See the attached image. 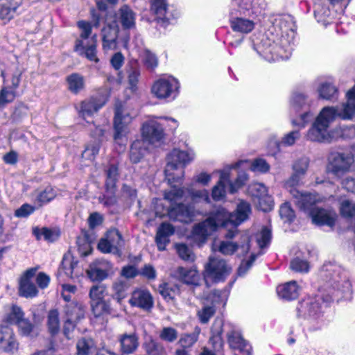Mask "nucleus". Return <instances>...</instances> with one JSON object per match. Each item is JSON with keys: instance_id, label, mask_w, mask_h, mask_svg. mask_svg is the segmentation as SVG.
<instances>
[{"instance_id": "nucleus-1", "label": "nucleus", "mask_w": 355, "mask_h": 355, "mask_svg": "<svg viewBox=\"0 0 355 355\" xmlns=\"http://www.w3.org/2000/svg\"><path fill=\"white\" fill-rule=\"evenodd\" d=\"M233 220L234 216H231V213L223 207H217L210 212L205 220L193 226L192 234L196 240L204 243L218 227L232 225Z\"/></svg>"}, {"instance_id": "nucleus-2", "label": "nucleus", "mask_w": 355, "mask_h": 355, "mask_svg": "<svg viewBox=\"0 0 355 355\" xmlns=\"http://www.w3.org/2000/svg\"><path fill=\"white\" fill-rule=\"evenodd\" d=\"M92 24L86 21H79L78 27L81 30L80 38L76 41L74 50L81 56H85L90 61L98 62L96 55V35H94L90 39L92 26L98 28L100 24V17L94 10L92 11Z\"/></svg>"}, {"instance_id": "nucleus-3", "label": "nucleus", "mask_w": 355, "mask_h": 355, "mask_svg": "<svg viewBox=\"0 0 355 355\" xmlns=\"http://www.w3.org/2000/svg\"><path fill=\"white\" fill-rule=\"evenodd\" d=\"M347 103L341 106L324 107L315 120L329 128L338 117L343 120L352 119L355 115V87L347 92Z\"/></svg>"}, {"instance_id": "nucleus-4", "label": "nucleus", "mask_w": 355, "mask_h": 355, "mask_svg": "<svg viewBox=\"0 0 355 355\" xmlns=\"http://www.w3.org/2000/svg\"><path fill=\"white\" fill-rule=\"evenodd\" d=\"M193 159V155L186 151L174 149L167 156L164 173L168 181L172 184L179 182L184 176V166Z\"/></svg>"}, {"instance_id": "nucleus-5", "label": "nucleus", "mask_w": 355, "mask_h": 355, "mask_svg": "<svg viewBox=\"0 0 355 355\" xmlns=\"http://www.w3.org/2000/svg\"><path fill=\"white\" fill-rule=\"evenodd\" d=\"M225 237L228 239H238L239 240L235 243L229 241H220L218 245H215V250L224 255H232L237 250H240V254L242 256L248 253L250 249V238L248 232L241 233L238 230L230 229Z\"/></svg>"}, {"instance_id": "nucleus-6", "label": "nucleus", "mask_w": 355, "mask_h": 355, "mask_svg": "<svg viewBox=\"0 0 355 355\" xmlns=\"http://www.w3.org/2000/svg\"><path fill=\"white\" fill-rule=\"evenodd\" d=\"M354 163V157L350 153H331L328 157L327 171L341 179L350 172Z\"/></svg>"}, {"instance_id": "nucleus-7", "label": "nucleus", "mask_w": 355, "mask_h": 355, "mask_svg": "<svg viewBox=\"0 0 355 355\" xmlns=\"http://www.w3.org/2000/svg\"><path fill=\"white\" fill-rule=\"evenodd\" d=\"M292 33V36L289 37L287 30L282 31V36L280 37V43L277 44L275 41L272 42L267 38L266 40H262V49L261 53L264 58L268 61H275L279 58H282V51L284 49L288 47L293 40V31L292 28H290ZM285 51H286L285 49Z\"/></svg>"}, {"instance_id": "nucleus-8", "label": "nucleus", "mask_w": 355, "mask_h": 355, "mask_svg": "<svg viewBox=\"0 0 355 355\" xmlns=\"http://www.w3.org/2000/svg\"><path fill=\"white\" fill-rule=\"evenodd\" d=\"M137 115V112H129L123 105H116L114 118V139L119 142L128 132V125L133 117Z\"/></svg>"}, {"instance_id": "nucleus-9", "label": "nucleus", "mask_w": 355, "mask_h": 355, "mask_svg": "<svg viewBox=\"0 0 355 355\" xmlns=\"http://www.w3.org/2000/svg\"><path fill=\"white\" fill-rule=\"evenodd\" d=\"M230 272L231 267L224 259L209 257V262L205 265L204 279L207 283L209 281L214 282L224 281Z\"/></svg>"}, {"instance_id": "nucleus-10", "label": "nucleus", "mask_w": 355, "mask_h": 355, "mask_svg": "<svg viewBox=\"0 0 355 355\" xmlns=\"http://www.w3.org/2000/svg\"><path fill=\"white\" fill-rule=\"evenodd\" d=\"M125 245L121 234L117 229L108 230L105 237L101 238L98 243V249L103 253H112L120 256Z\"/></svg>"}, {"instance_id": "nucleus-11", "label": "nucleus", "mask_w": 355, "mask_h": 355, "mask_svg": "<svg viewBox=\"0 0 355 355\" xmlns=\"http://www.w3.org/2000/svg\"><path fill=\"white\" fill-rule=\"evenodd\" d=\"M248 177L245 173L239 175L234 182H230L229 173L226 171L220 173V180L218 184L212 189V198L214 200H220L225 196V187L229 184V191L231 193H235L247 180Z\"/></svg>"}, {"instance_id": "nucleus-12", "label": "nucleus", "mask_w": 355, "mask_h": 355, "mask_svg": "<svg viewBox=\"0 0 355 355\" xmlns=\"http://www.w3.org/2000/svg\"><path fill=\"white\" fill-rule=\"evenodd\" d=\"M180 85L177 79L172 76L161 78L156 80L151 88L152 93L159 99H164L178 93Z\"/></svg>"}, {"instance_id": "nucleus-13", "label": "nucleus", "mask_w": 355, "mask_h": 355, "mask_svg": "<svg viewBox=\"0 0 355 355\" xmlns=\"http://www.w3.org/2000/svg\"><path fill=\"white\" fill-rule=\"evenodd\" d=\"M229 21L232 30L241 34H248L255 27L252 16L239 13L235 8H232L230 10Z\"/></svg>"}, {"instance_id": "nucleus-14", "label": "nucleus", "mask_w": 355, "mask_h": 355, "mask_svg": "<svg viewBox=\"0 0 355 355\" xmlns=\"http://www.w3.org/2000/svg\"><path fill=\"white\" fill-rule=\"evenodd\" d=\"M322 270L327 272L326 277H329V282L334 288L338 291H349L351 284L346 277L342 278L340 275V268L336 265L331 263L323 265Z\"/></svg>"}, {"instance_id": "nucleus-15", "label": "nucleus", "mask_w": 355, "mask_h": 355, "mask_svg": "<svg viewBox=\"0 0 355 355\" xmlns=\"http://www.w3.org/2000/svg\"><path fill=\"white\" fill-rule=\"evenodd\" d=\"M227 343L234 355H252V347L241 334L232 329L227 334Z\"/></svg>"}, {"instance_id": "nucleus-16", "label": "nucleus", "mask_w": 355, "mask_h": 355, "mask_svg": "<svg viewBox=\"0 0 355 355\" xmlns=\"http://www.w3.org/2000/svg\"><path fill=\"white\" fill-rule=\"evenodd\" d=\"M143 139L146 143L154 144L164 137L163 126L156 120L151 119L144 123L141 128Z\"/></svg>"}, {"instance_id": "nucleus-17", "label": "nucleus", "mask_w": 355, "mask_h": 355, "mask_svg": "<svg viewBox=\"0 0 355 355\" xmlns=\"http://www.w3.org/2000/svg\"><path fill=\"white\" fill-rule=\"evenodd\" d=\"M291 195L293 197L294 203L300 209L309 211V214L315 207L314 205L319 201V198L316 194L301 191L298 189H292Z\"/></svg>"}, {"instance_id": "nucleus-18", "label": "nucleus", "mask_w": 355, "mask_h": 355, "mask_svg": "<svg viewBox=\"0 0 355 355\" xmlns=\"http://www.w3.org/2000/svg\"><path fill=\"white\" fill-rule=\"evenodd\" d=\"M35 268L27 270L21 276L19 282L20 295L26 297H35L37 293V289L35 284Z\"/></svg>"}, {"instance_id": "nucleus-19", "label": "nucleus", "mask_w": 355, "mask_h": 355, "mask_svg": "<svg viewBox=\"0 0 355 355\" xmlns=\"http://www.w3.org/2000/svg\"><path fill=\"white\" fill-rule=\"evenodd\" d=\"M129 303L132 306L149 311L154 305V300L151 293L146 289H137L131 294Z\"/></svg>"}, {"instance_id": "nucleus-20", "label": "nucleus", "mask_w": 355, "mask_h": 355, "mask_svg": "<svg viewBox=\"0 0 355 355\" xmlns=\"http://www.w3.org/2000/svg\"><path fill=\"white\" fill-rule=\"evenodd\" d=\"M18 345L12 329L8 326L0 327V349L13 354L18 349Z\"/></svg>"}, {"instance_id": "nucleus-21", "label": "nucleus", "mask_w": 355, "mask_h": 355, "mask_svg": "<svg viewBox=\"0 0 355 355\" xmlns=\"http://www.w3.org/2000/svg\"><path fill=\"white\" fill-rule=\"evenodd\" d=\"M313 223L318 225L333 227L335 225L336 214L331 210L315 207L309 214Z\"/></svg>"}, {"instance_id": "nucleus-22", "label": "nucleus", "mask_w": 355, "mask_h": 355, "mask_svg": "<svg viewBox=\"0 0 355 355\" xmlns=\"http://www.w3.org/2000/svg\"><path fill=\"white\" fill-rule=\"evenodd\" d=\"M171 219L180 221L182 223H189L193 217V207L189 205H185L182 203H178L172 206L168 211Z\"/></svg>"}, {"instance_id": "nucleus-23", "label": "nucleus", "mask_w": 355, "mask_h": 355, "mask_svg": "<svg viewBox=\"0 0 355 355\" xmlns=\"http://www.w3.org/2000/svg\"><path fill=\"white\" fill-rule=\"evenodd\" d=\"M320 310L319 302L314 298L302 300L297 307L298 316L303 318H313L320 312Z\"/></svg>"}, {"instance_id": "nucleus-24", "label": "nucleus", "mask_w": 355, "mask_h": 355, "mask_svg": "<svg viewBox=\"0 0 355 355\" xmlns=\"http://www.w3.org/2000/svg\"><path fill=\"white\" fill-rule=\"evenodd\" d=\"M172 276L186 284H198L199 275L198 271L193 268L179 266L173 270Z\"/></svg>"}, {"instance_id": "nucleus-25", "label": "nucleus", "mask_w": 355, "mask_h": 355, "mask_svg": "<svg viewBox=\"0 0 355 355\" xmlns=\"http://www.w3.org/2000/svg\"><path fill=\"white\" fill-rule=\"evenodd\" d=\"M327 125L320 123L315 120L307 132V139L312 141L329 142L331 137Z\"/></svg>"}, {"instance_id": "nucleus-26", "label": "nucleus", "mask_w": 355, "mask_h": 355, "mask_svg": "<svg viewBox=\"0 0 355 355\" xmlns=\"http://www.w3.org/2000/svg\"><path fill=\"white\" fill-rule=\"evenodd\" d=\"M175 232V229L172 225L168 223H162L157 229L155 242L158 250L163 251L166 245L169 243V237Z\"/></svg>"}, {"instance_id": "nucleus-27", "label": "nucleus", "mask_w": 355, "mask_h": 355, "mask_svg": "<svg viewBox=\"0 0 355 355\" xmlns=\"http://www.w3.org/2000/svg\"><path fill=\"white\" fill-rule=\"evenodd\" d=\"M117 19L123 29H131L135 27L136 14L127 5H123L119 8Z\"/></svg>"}, {"instance_id": "nucleus-28", "label": "nucleus", "mask_w": 355, "mask_h": 355, "mask_svg": "<svg viewBox=\"0 0 355 355\" xmlns=\"http://www.w3.org/2000/svg\"><path fill=\"white\" fill-rule=\"evenodd\" d=\"M85 306L78 302H71L64 306V314L67 319L78 322L84 318Z\"/></svg>"}, {"instance_id": "nucleus-29", "label": "nucleus", "mask_w": 355, "mask_h": 355, "mask_svg": "<svg viewBox=\"0 0 355 355\" xmlns=\"http://www.w3.org/2000/svg\"><path fill=\"white\" fill-rule=\"evenodd\" d=\"M299 286L295 281H291L279 285L277 288L279 297L286 300L296 299L299 295Z\"/></svg>"}, {"instance_id": "nucleus-30", "label": "nucleus", "mask_w": 355, "mask_h": 355, "mask_svg": "<svg viewBox=\"0 0 355 355\" xmlns=\"http://www.w3.org/2000/svg\"><path fill=\"white\" fill-rule=\"evenodd\" d=\"M103 105L99 101L94 98H90L82 101L80 104L78 111L80 116L85 119L87 116L93 115Z\"/></svg>"}, {"instance_id": "nucleus-31", "label": "nucleus", "mask_w": 355, "mask_h": 355, "mask_svg": "<svg viewBox=\"0 0 355 355\" xmlns=\"http://www.w3.org/2000/svg\"><path fill=\"white\" fill-rule=\"evenodd\" d=\"M22 3V0H3L0 2V19L10 20Z\"/></svg>"}, {"instance_id": "nucleus-32", "label": "nucleus", "mask_w": 355, "mask_h": 355, "mask_svg": "<svg viewBox=\"0 0 355 355\" xmlns=\"http://www.w3.org/2000/svg\"><path fill=\"white\" fill-rule=\"evenodd\" d=\"M251 212V207L248 202L241 201L238 205L236 213H231V216H234L232 220V230H237V226L242 222L248 218L249 214Z\"/></svg>"}, {"instance_id": "nucleus-33", "label": "nucleus", "mask_w": 355, "mask_h": 355, "mask_svg": "<svg viewBox=\"0 0 355 355\" xmlns=\"http://www.w3.org/2000/svg\"><path fill=\"white\" fill-rule=\"evenodd\" d=\"M129 287L130 284L127 280L121 279L115 280L112 286V298L119 304H121L123 300L127 297Z\"/></svg>"}, {"instance_id": "nucleus-34", "label": "nucleus", "mask_w": 355, "mask_h": 355, "mask_svg": "<svg viewBox=\"0 0 355 355\" xmlns=\"http://www.w3.org/2000/svg\"><path fill=\"white\" fill-rule=\"evenodd\" d=\"M121 351L123 354L133 353L139 345L138 338L135 334H124L120 336Z\"/></svg>"}, {"instance_id": "nucleus-35", "label": "nucleus", "mask_w": 355, "mask_h": 355, "mask_svg": "<svg viewBox=\"0 0 355 355\" xmlns=\"http://www.w3.org/2000/svg\"><path fill=\"white\" fill-rule=\"evenodd\" d=\"M34 196V203L38 208L53 200L56 196V191L53 188L49 186L42 190L35 191Z\"/></svg>"}, {"instance_id": "nucleus-36", "label": "nucleus", "mask_w": 355, "mask_h": 355, "mask_svg": "<svg viewBox=\"0 0 355 355\" xmlns=\"http://www.w3.org/2000/svg\"><path fill=\"white\" fill-rule=\"evenodd\" d=\"M23 73V70L19 67L17 64L13 63L5 70L1 71V76L3 78V83H5L6 76H11V86L10 89H16L20 83L21 76Z\"/></svg>"}, {"instance_id": "nucleus-37", "label": "nucleus", "mask_w": 355, "mask_h": 355, "mask_svg": "<svg viewBox=\"0 0 355 355\" xmlns=\"http://www.w3.org/2000/svg\"><path fill=\"white\" fill-rule=\"evenodd\" d=\"M148 150L147 144L144 140L135 141L130 147V159L132 163H138L144 157Z\"/></svg>"}, {"instance_id": "nucleus-38", "label": "nucleus", "mask_w": 355, "mask_h": 355, "mask_svg": "<svg viewBox=\"0 0 355 355\" xmlns=\"http://www.w3.org/2000/svg\"><path fill=\"white\" fill-rule=\"evenodd\" d=\"M105 189L107 193L113 194L116 190V182L119 178L118 167L114 164H111L105 171Z\"/></svg>"}, {"instance_id": "nucleus-39", "label": "nucleus", "mask_w": 355, "mask_h": 355, "mask_svg": "<svg viewBox=\"0 0 355 355\" xmlns=\"http://www.w3.org/2000/svg\"><path fill=\"white\" fill-rule=\"evenodd\" d=\"M223 323L221 320L216 321L211 329V336L209 343L216 351L220 350L223 347V340L222 338Z\"/></svg>"}, {"instance_id": "nucleus-40", "label": "nucleus", "mask_w": 355, "mask_h": 355, "mask_svg": "<svg viewBox=\"0 0 355 355\" xmlns=\"http://www.w3.org/2000/svg\"><path fill=\"white\" fill-rule=\"evenodd\" d=\"M76 355H90L96 350L94 340L91 338H81L76 343Z\"/></svg>"}, {"instance_id": "nucleus-41", "label": "nucleus", "mask_w": 355, "mask_h": 355, "mask_svg": "<svg viewBox=\"0 0 355 355\" xmlns=\"http://www.w3.org/2000/svg\"><path fill=\"white\" fill-rule=\"evenodd\" d=\"M68 89L73 94H78L85 87V79L79 73H73L67 78Z\"/></svg>"}, {"instance_id": "nucleus-42", "label": "nucleus", "mask_w": 355, "mask_h": 355, "mask_svg": "<svg viewBox=\"0 0 355 355\" xmlns=\"http://www.w3.org/2000/svg\"><path fill=\"white\" fill-rule=\"evenodd\" d=\"M258 1L259 0L254 3L253 0H241L239 4L233 6L232 8H235L239 13L251 17L259 12L258 8L255 7Z\"/></svg>"}, {"instance_id": "nucleus-43", "label": "nucleus", "mask_w": 355, "mask_h": 355, "mask_svg": "<svg viewBox=\"0 0 355 355\" xmlns=\"http://www.w3.org/2000/svg\"><path fill=\"white\" fill-rule=\"evenodd\" d=\"M47 327L52 336L56 335L60 331L59 312L57 309L50 310L47 316Z\"/></svg>"}, {"instance_id": "nucleus-44", "label": "nucleus", "mask_w": 355, "mask_h": 355, "mask_svg": "<svg viewBox=\"0 0 355 355\" xmlns=\"http://www.w3.org/2000/svg\"><path fill=\"white\" fill-rule=\"evenodd\" d=\"M107 293V286L103 284L93 285L89 292L90 302L105 300L104 298Z\"/></svg>"}, {"instance_id": "nucleus-45", "label": "nucleus", "mask_w": 355, "mask_h": 355, "mask_svg": "<svg viewBox=\"0 0 355 355\" xmlns=\"http://www.w3.org/2000/svg\"><path fill=\"white\" fill-rule=\"evenodd\" d=\"M92 313L95 317H100L105 314L111 313V307L109 302L105 300L90 302Z\"/></svg>"}, {"instance_id": "nucleus-46", "label": "nucleus", "mask_w": 355, "mask_h": 355, "mask_svg": "<svg viewBox=\"0 0 355 355\" xmlns=\"http://www.w3.org/2000/svg\"><path fill=\"white\" fill-rule=\"evenodd\" d=\"M201 329L196 326L191 334L183 335L179 340V343L183 349L192 347L198 340Z\"/></svg>"}, {"instance_id": "nucleus-47", "label": "nucleus", "mask_w": 355, "mask_h": 355, "mask_svg": "<svg viewBox=\"0 0 355 355\" xmlns=\"http://www.w3.org/2000/svg\"><path fill=\"white\" fill-rule=\"evenodd\" d=\"M318 91L320 96L324 99L334 100L338 97V89L330 83H322Z\"/></svg>"}, {"instance_id": "nucleus-48", "label": "nucleus", "mask_w": 355, "mask_h": 355, "mask_svg": "<svg viewBox=\"0 0 355 355\" xmlns=\"http://www.w3.org/2000/svg\"><path fill=\"white\" fill-rule=\"evenodd\" d=\"M24 318V313L16 304H12L10 307V311L7 313L5 320L10 324H17L20 320Z\"/></svg>"}, {"instance_id": "nucleus-49", "label": "nucleus", "mask_w": 355, "mask_h": 355, "mask_svg": "<svg viewBox=\"0 0 355 355\" xmlns=\"http://www.w3.org/2000/svg\"><path fill=\"white\" fill-rule=\"evenodd\" d=\"M144 349L148 355H166V354L164 345L155 340L146 343Z\"/></svg>"}, {"instance_id": "nucleus-50", "label": "nucleus", "mask_w": 355, "mask_h": 355, "mask_svg": "<svg viewBox=\"0 0 355 355\" xmlns=\"http://www.w3.org/2000/svg\"><path fill=\"white\" fill-rule=\"evenodd\" d=\"M152 8L159 17L168 21L171 18L168 15L166 0H152Z\"/></svg>"}, {"instance_id": "nucleus-51", "label": "nucleus", "mask_w": 355, "mask_h": 355, "mask_svg": "<svg viewBox=\"0 0 355 355\" xmlns=\"http://www.w3.org/2000/svg\"><path fill=\"white\" fill-rule=\"evenodd\" d=\"M178 291L176 286H171L168 283H164L159 286L160 295L168 302L173 300Z\"/></svg>"}, {"instance_id": "nucleus-52", "label": "nucleus", "mask_w": 355, "mask_h": 355, "mask_svg": "<svg viewBox=\"0 0 355 355\" xmlns=\"http://www.w3.org/2000/svg\"><path fill=\"white\" fill-rule=\"evenodd\" d=\"M309 106L306 96L302 93L294 94L291 99V107L298 112L301 110H306Z\"/></svg>"}, {"instance_id": "nucleus-53", "label": "nucleus", "mask_w": 355, "mask_h": 355, "mask_svg": "<svg viewBox=\"0 0 355 355\" xmlns=\"http://www.w3.org/2000/svg\"><path fill=\"white\" fill-rule=\"evenodd\" d=\"M33 233L37 239H40L41 237L43 236L46 241L50 242L54 241L58 237V234L47 227H43L41 229L35 227L33 230Z\"/></svg>"}, {"instance_id": "nucleus-54", "label": "nucleus", "mask_w": 355, "mask_h": 355, "mask_svg": "<svg viewBox=\"0 0 355 355\" xmlns=\"http://www.w3.org/2000/svg\"><path fill=\"white\" fill-rule=\"evenodd\" d=\"M178 337V331L171 327H163L159 332V338L167 343L175 342Z\"/></svg>"}, {"instance_id": "nucleus-55", "label": "nucleus", "mask_w": 355, "mask_h": 355, "mask_svg": "<svg viewBox=\"0 0 355 355\" xmlns=\"http://www.w3.org/2000/svg\"><path fill=\"white\" fill-rule=\"evenodd\" d=\"M207 300L211 302V306H215L218 304L225 305L227 301V294L225 291L214 290L209 294Z\"/></svg>"}, {"instance_id": "nucleus-56", "label": "nucleus", "mask_w": 355, "mask_h": 355, "mask_svg": "<svg viewBox=\"0 0 355 355\" xmlns=\"http://www.w3.org/2000/svg\"><path fill=\"white\" fill-rule=\"evenodd\" d=\"M249 193L252 196L254 202L268 193V189L261 183L252 184L248 189Z\"/></svg>"}, {"instance_id": "nucleus-57", "label": "nucleus", "mask_w": 355, "mask_h": 355, "mask_svg": "<svg viewBox=\"0 0 355 355\" xmlns=\"http://www.w3.org/2000/svg\"><path fill=\"white\" fill-rule=\"evenodd\" d=\"M216 308L214 306L204 305L197 313L199 320L202 324H207L210 318L214 315Z\"/></svg>"}, {"instance_id": "nucleus-58", "label": "nucleus", "mask_w": 355, "mask_h": 355, "mask_svg": "<svg viewBox=\"0 0 355 355\" xmlns=\"http://www.w3.org/2000/svg\"><path fill=\"white\" fill-rule=\"evenodd\" d=\"M100 146L98 141L89 144L83 152L82 157L87 159L94 160L99 153Z\"/></svg>"}, {"instance_id": "nucleus-59", "label": "nucleus", "mask_w": 355, "mask_h": 355, "mask_svg": "<svg viewBox=\"0 0 355 355\" xmlns=\"http://www.w3.org/2000/svg\"><path fill=\"white\" fill-rule=\"evenodd\" d=\"M17 325L18 326L19 334L24 336H32L35 329L34 324L29 320L24 318Z\"/></svg>"}, {"instance_id": "nucleus-60", "label": "nucleus", "mask_w": 355, "mask_h": 355, "mask_svg": "<svg viewBox=\"0 0 355 355\" xmlns=\"http://www.w3.org/2000/svg\"><path fill=\"white\" fill-rule=\"evenodd\" d=\"M254 202L257 204L258 209L264 212L270 211L273 207V200L268 193L259 198Z\"/></svg>"}, {"instance_id": "nucleus-61", "label": "nucleus", "mask_w": 355, "mask_h": 355, "mask_svg": "<svg viewBox=\"0 0 355 355\" xmlns=\"http://www.w3.org/2000/svg\"><path fill=\"white\" fill-rule=\"evenodd\" d=\"M279 214L281 218L288 223H291L295 217V211L288 202L284 203L280 207Z\"/></svg>"}, {"instance_id": "nucleus-62", "label": "nucleus", "mask_w": 355, "mask_h": 355, "mask_svg": "<svg viewBox=\"0 0 355 355\" xmlns=\"http://www.w3.org/2000/svg\"><path fill=\"white\" fill-rule=\"evenodd\" d=\"M88 277L92 281H102L107 277L106 270L99 268L98 267H90L87 271Z\"/></svg>"}, {"instance_id": "nucleus-63", "label": "nucleus", "mask_w": 355, "mask_h": 355, "mask_svg": "<svg viewBox=\"0 0 355 355\" xmlns=\"http://www.w3.org/2000/svg\"><path fill=\"white\" fill-rule=\"evenodd\" d=\"M309 159L307 157H301L297 159L293 166V170L297 174L304 175L309 168Z\"/></svg>"}, {"instance_id": "nucleus-64", "label": "nucleus", "mask_w": 355, "mask_h": 355, "mask_svg": "<svg viewBox=\"0 0 355 355\" xmlns=\"http://www.w3.org/2000/svg\"><path fill=\"white\" fill-rule=\"evenodd\" d=\"M291 268L299 272H306L309 271V266L307 261L300 258H295L291 261Z\"/></svg>"}]
</instances>
